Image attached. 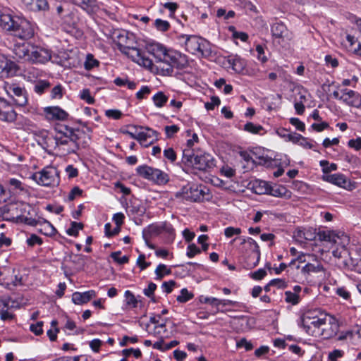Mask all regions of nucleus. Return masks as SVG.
<instances>
[{
  "label": "nucleus",
  "mask_w": 361,
  "mask_h": 361,
  "mask_svg": "<svg viewBox=\"0 0 361 361\" xmlns=\"http://www.w3.org/2000/svg\"><path fill=\"white\" fill-rule=\"evenodd\" d=\"M0 27L20 39H31L35 35V24L26 18L0 11Z\"/></svg>",
  "instance_id": "nucleus-1"
},
{
  "label": "nucleus",
  "mask_w": 361,
  "mask_h": 361,
  "mask_svg": "<svg viewBox=\"0 0 361 361\" xmlns=\"http://www.w3.org/2000/svg\"><path fill=\"white\" fill-rule=\"evenodd\" d=\"M57 132L54 136H49L48 132L45 130H40L35 132V135L40 137L45 143L49 142L55 144V149L61 151L65 154H75V152H68V149L71 147V143L73 142V128L68 126H60L55 128Z\"/></svg>",
  "instance_id": "nucleus-2"
},
{
  "label": "nucleus",
  "mask_w": 361,
  "mask_h": 361,
  "mask_svg": "<svg viewBox=\"0 0 361 361\" xmlns=\"http://www.w3.org/2000/svg\"><path fill=\"white\" fill-rule=\"evenodd\" d=\"M327 315L318 314L316 310H308L303 313L298 322L299 326L310 336L315 338L320 337L322 326L326 325Z\"/></svg>",
  "instance_id": "nucleus-3"
},
{
  "label": "nucleus",
  "mask_w": 361,
  "mask_h": 361,
  "mask_svg": "<svg viewBox=\"0 0 361 361\" xmlns=\"http://www.w3.org/2000/svg\"><path fill=\"white\" fill-rule=\"evenodd\" d=\"M185 50L192 54H200L205 59H212L214 54L209 41L197 35H180L178 37Z\"/></svg>",
  "instance_id": "nucleus-4"
},
{
  "label": "nucleus",
  "mask_w": 361,
  "mask_h": 361,
  "mask_svg": "<svg viewBox=\"0 0 361 361\" xmlns=\"http://www.w3.org/2000/svg\"><path fill=\"white\" fill-rule=\"evenodd\" d=\"M182 162L188 166L200 171H206L215 166L213 157L207 153L195 154L191 149H184L183 152Z\"/></svg>",
  "instance_id": "nucleus-5"
},
{
  "label": "nucleus",
  "mask_w": 361,
  "mask_h": 361,
  "mask_svg": "<svg viewBox=\"0 0 361 361\" xmlns=\"http://www.w3.org/2000/svg\"><path fill=\"white\" fill-rule=\"evenodd\" d=\"M208 192L209 190L204 185L188 184L176 192V197L190 202H202L209 199Z\"/></svg>",
  "instance_id": "nucleus-6"
},
{
  "label": "nucleus",
  "mask_w": 361,
  "mask_h": 361,
  "mask_svg": "<svg viewBox=\"0 0 361 361\" xmlns=\"http://www.w3.org/2000/svg\"><path fill=\"white\" fill-rule=\"evenodd\" d=\"M332 96L335 99L341 101L345 105L359 109L361 107V94L353 90L341 87L336 85Z\"/></svg>",
  "instance_id": "nucleus-7"
},
{
  "label": "nucleus",
  "mask_w": 361,
  "mask_h": 361,
  "mask_svg": "<svg viewBox=\"0 0 361 361\" xmlns=\"http://www.w3.org/2000/svg\"><path fill=\"white\" fill-rule=\"evenodd\" d=\"M31 178L42 186H54L59 183L60 178L56 168L48 166L42 171L34 173Z\"/></svg>",
  "instance_id": "nucleus-8"
},
{
  "label": "nucleus",
  "mask_w": 361,
  "mask_h": 361,
  "mask_svg": "<svg viewBox=\"0 0 361 361\" xmlns=\"http://www.w3.org/2000/svg\"><path fill=\"white\" fill-rule=\"evenodd\" d=\"M137 175L148 180L157 185H165L169 178L167 173L163 171L147 166L146 164L139 166L136 168Z\"/></svg>",
  "instance_id": "nucleus-9"
},
{
  "label": "nucleus",
  "mask_w": 361,
  "mask_h": 361,
  "mask_svg": "<svg viewBox=\"0 0 361 361\" xmlns=\"http://www.w3.org/2000/svg\"><path fill=\"white\" fill-rule=\"evenodd\" d=\"M164 63L170 66V68H166L168 73L172 72L173 68L183 70L188 66V60L185 55L171 50Z\"/></svg>",
  "instance_id": "nucleus-10"
},
{
  "label": "nucleus",
  "mask_w": 361,
  "mask_h": 361,
  "mask_svg": "<svg viewBox=\"0 0 361 361\" xmlns=\"http://www.w3.org/2000/svg\"><path fill=\"white\" fill-rule=\"evenodd\" d=\"M122 53L130 58L133 61L137 63L140 66H142L146 68H152L153 66L152 61L146 57L145 53L141 49L135 47L129 46Z\"/></svg>",
  "instance_id": "nucleus-11"
},
{
  "label": "nucleus",
  "mask_w": 361,
  "mask_h": 361,
  "mask_svg": "<svg viewBox=\"0 0 361 361\" xmlns=\"http://www.w3.org/2000/svg\"><path fill=\"white\" fill-rule=\"evenodd\" d=\"M73 142L71 143V147L68 149V152H75L80 148H86L90 141V135L79 129H73Z\"/></svg>",
  "instance_id": "nucleus-12"
},
{
  "label": "nucleus",
  "mask_w": 361,
  "mask_h": 361,
  "mask_svg": "<svg viewBox=\"0 0 361 361\" xmlns=\"http://www.w3.org/2000/svg\"><path fill=\"white\" fill-rule=\"evenodd\" d=\"M20 214L16 216V221L25 224L35 226L39 221L32 217L35 213L34 209L29 204H21L20 206Z\"/></svg>",
  "instance_id": "nucleus-13"
},
{
  "label": "nucleus",
  "mask_w": 361,
  "mask_h": 361,
  "mask_svg": "<svg viewBox=\"0 0 361 361\" xmlns=\"http://www.w3.org/2000/svg\"><path fill=\"white\" fill-rule=\"evenodd\" d=\"M337 340L339 341L348 340L352 345H361V326L356 325L350 329L341 331Z\"/></svg>",
  "instance_id": "nucleus-14"
},
{
  "label": "nucleus",
  "mask_w": 361,
  "mask_h": 361,
  "mask_svg": "<svg viewBox=\"0 0 361 361\" xmlns=\"http://www.w3.org/2000/svg\"><path fill=\"white\" fill-rule=\"evenodd\" d=\"M51 58L49 50L37 46H32L28 61L32 63H45Z\"/></svg>",
  "instance_id": "nucleus-15"
},
{
  "label": "nucleus",
  "mask_w": 361,
  "mask_h": 361,
  "mask_svg": "<svg viewBox=\"0 0 361 361\" xmlns=\"http://www.w3.org/2000/svg\"><path fill=\"white\" fill-rule=\"evenodd\" d=\"M147 51L152 55L157 62H164L170 50L157 42H151L146 44Z\"/></svg>",
  "instance_id": "nucleus-16"
},
{
  "label": "nucleus",
  "mask_w": 361,
  "mask_h": 361,
  "mask_svg": "<svg viewBox=\"0 0 361 361\" xmlns=\"http://www.w3.org/2000/svg\"><path fill=\"white\" fill-rule=\"evenodd\" d=\"M339 328L340 325L338 322L334 317L327 315L326 325L322 326L320 337L324 339L331 338L338 334Z\"/></svg>",
  "instance_id": "nucleus-17"
},
{
  "label": "nucleus",
  "mask_w": 361,
  "mask_h": 361,
  "mask_svg": "<svg viewBox=\"0 0 361 361\" xmlns=\"http://www.w3.org/2000/svg\"><path fill=\"white\" fill-rule=\"evenodd\" d=\"M18 71V66L6 58L0 57V78H8L13 76Z\"/></svg>",
  "instance_id": "nucleus-18"
},
{
  "label": "nucleus",
  "mask_w": 361,
  "mask_h": 361,
  "mask_svg": "<svg viewBox=\"0 0 361 361\" xmlns=\"http://www.w3.org/2000/svg\"><path fill=\"white\" fill-rule=\"evenodd\" d=\"M44 113L49 121H64L68 116V114L58 106L45 107Z\"/></svg>",
  "instance_id": "nucleus-19"
},
{
  "label": "nucleus",
  "mask_w": 361,
  "mask_h": 361,
  "mask_svg": "<svg viewBox=\"0 0 361 361\" xmlns=\"http://www.w3.org/2000/svg\"><path fill=\"white\" fill-rule=\"evenodd\" d=\"M271 32L275 39L290 40L291 35L289 33L286 25L281 21L274 23L271 25Z\"/></svg>",
  "instance_id": "nucleus-20"
},
{
  "label": "nucleus",
  "mask_w": 361,
  "mask_h": 361,
  "mask_svg": "<svg viewBox=\"0 0 361 361\" xmlns=\"http://www.w3.org/2000/svg\"><path fill=\"white\" fill-rule=\"evenodd\" d=\"M32 46L33 44L25 42L15 44L12 49L13 58L28 61Z\"/></svg>",
  "instance_id": "nucleus-21"
},
{
  "label": "nucleus",
  "mask_w": 361,
  "mask_h": 361,
  "mask_svg": "<svg viewBox=\"0 0 361 361\" xmlns=\"http://www.w3.org/2000/svg\"><path fill=\"white\" fill-rule=\"evenodd\" d=\"M6 91L8 94H12V97H16L15 102L18 106H23L27 104L26 91L22 87L12 84L7 87Z\"/></svg>",
  "instance_id": "nucleus-22"
},
{
  "label": "nucleus",
  "mask_w": 361,
  "mask_h": 361,
  "mask_svg": "<svg viewBox=\"0 0 361 361\" xmlns=\"http://www.w3.org/2000/svg\"><path fill=\"white\" fill-rule=\"evenodd\" d=\"M21 1L26 9L33 12L47 11L49 8L47 0H21Z\"/></svg>",
  "instance_id": "nucleus-23"
},
{
  "label": "nucleus",
  "mask_w": 361,
  "mask_h": 361,
  "mask_svg": "<svg viewBox=\"0 0 361 361\" xmlns=\"http://www.w3.org/2000/svg\"><path fill=\"white\" fill-rule=\"evenodd\" d=\"M97 295L96 291L90 290L83 293L75 292L72 295V301L75 305H83L87 303Z\"/></svg>",
  "instance_id": "nucleus-24"
},
{
  "label": "nucleus",
  "mask_w": 361,
  "mask_h": 361,
  "mask_svg": "<svg viewBox=\"0 0 361 361\" xmlns=\"http://www.w3.org/2000/svg\"><path fill=\"white\" fill-rule=\"evenodd\" d=\"M158 133L149 128H147V131L139 133V142L140 145L148 147L154 142V140H157Z\"/></svg>",
  "instance_id": "nucleus-25"
},
{
  "label": "nucleus",
  "mask_w": 361,
  "mask_h": 361,
  "mask_svg": "<svg viewBox=\"0 0 361 361\" xmlns=\"http://www.w3.org/2000/svg\"><path fill=\"white\" fill-rule=\"evenodd\" d=\"M293 237L295 240L300 243H304L306 240H312L315 238V233L311 229L298 228L293 233Z\"/></svg>",
  "instance_id": "nucleus-26"
},
{
  "label": "nucleus",
  "mask_w": 361,
  "mask_h": 361,
  "mask_svg": "<svg viewBox=\"0 0 361 361\" xmlns=\"http://www.w3.org/2000/svg\"><path fill=\"white\" fill-rule=\"evenodd\" d=\"M128 37L124 30H117L113 34V40L121 52L126 50L130 45L128 44Z\"/></svg>",
  "instance_id": "nucleus-27"
},
{
  "label": "nucleus",
  "mask_w": 361,
  "mask_h": 361,
  "mask_svg": "<svg viewBox=\"0 0 361 361\" xmlns=\"http://www.w3.org/2000/svg\"><path fill=\"white\" fill-rule=\"evenodd\" d=\"M241 240L240 250L244 253H250L259 250V247L255 240L252 238H238Z\"/></svg>",
  "instance_id": "nucleus-28"
},
{
  "label": "nucleus",
  "mask_w": 361,
  "mask_h": 361,
  "mask_svg": "<svg viewBox=\"0 0 361 361\" xmlns=\"http://www.w3.org/2000/svg\"><path fill=\"white\" fill-rule=\"evenodd\" d=\"M245 267L247 269L255 267L260 260V250L244 254Z\"/></svg>",
  "instance_id": "nucleus-29"
},
{
  "label": "nucleus",
  "mask_w": 361,
  "mask_h": 361,
  "mask_svg": "<svg viewBox=\"0 0 361 361\" xmlns=\"http://www.w3.org/2000/svg\"><path fill=\"white\" fill-rule=\"evenodd\" d=\"M323 180L343 188H345L347 183V179L345 176L341 173L324 175Z\"/></svg>",
  "instance_id": "nucleus-30"
},
{
  "label": "nucleus",
  "mask_w": 361,
  "mask_h": 361,
  "mask_svg": "<svg viewBox=\"0 0 361 361\" xmlns=\"http://www.w3.org/2000/svg\"><path fill=\"white\" fill-rule=\"evenodd\" d=\"M308 257L314 258L315 263H307L302 268V273L304 274H310L311 273H318L324 270L322 264L317 260L314 255H309Z\"/></svg>",
  "instance_id": "nucleus-31"
},
{
  "label": "nucleus",
  "mask_w": 361,
  "mask_h": 361,
  "mask_svg": "<svg viewBox=\"0 0 361 361\" xmlns=\"http://www.w3.org/2000/svg\"><path fill=\"white\" fill-rule=\"evenodd\" d=\"M252 191L258 195L268 194L270 185L267 182L262 180H255L250 183Z\"/></svg>",
  "instance_id": "nucleus-32"
},
{
  "label": "nucleus",
  "mask_w": 361,
  "mask_h": 361,
  "mask_svg": "<svg viewBox=\"0 0 361 361\" xmlns=\"http://www.w3.org/2000/svg\"><path fill=\"white\" fill-rule=\"evenodd\" d=\"M10 190L16 195H23L27 193V189L26 185L20 180L16 178H10L8 180Z\"/></svg>",
  "instance_id": "nucleus-33"
},
{
  "label": "nucleus",
  "mask_w": 361,
  "mask_h": 361,
  "mask_svg": "<svg viewBox=\"0 0 361 361\" xmlns=\"http://www.w3.org/2000/svg\"><path fill=\"white\" fill-rule=\"evenodd\" d=\"M73 2L81 7L88 13H92L97 8L95 0H72Z\"/></svg>",
  "instance_id": "nucleus-34"
},
{
  "label": "nucleus",
  "mask_w": 361,
  "mask_h": 361,
  "mask_svg": "<svg viewBox=\"0 0 361 361\" xmlns=\"http://www.w3.org/2000/svg\"><path fill=\"white\" fill-rule=\"evenodd\" d=\"M199 301L202 304H209L212 307H216V312H225L226 311H229V310H220L219 308V299L216 298L200 295L199 297Z\"/></svg>",
  "instance_id": "nucleus-35"
},
{
  "label": "nucleus",
  "mask_w": 361,
  "mask_h": 361,
  "mask_svg": "<svg viewBox=\"0 0 361 361\" xmlns=\"http://www.w3.org/2000/svg\"><path fill=\"white\" fill-rule=\"evenodd\" d=\"M152 101L154 104V105L158 108L163 107L166 102H168L169 97L166 96L164 92L159 91L157 92L153 97H152Z\"/></svg>",
  "instance_id": "nucleus-36"
},
{
  "label": "nucleus",
  "mask_w": 361,
  "mask_h": 361,
  "mask_svg": "<svg viewBox=\"0 0 361 361\" xmlns=\"http://www.w3.org/2000/svg\"><path fill=\"white\" fill-rule=\"evenodd\" d=\"M228 62L231 65L233 70H234L236 73H242L245 66V61L238 56H235L232 59H230Z\"/></svg>",
  "instance_id": "nucleus-37"
},
{
  "label": "nucleus",
  "mask_w": 361,
  "mask_h": 361,
  "mask_svg": "<svg viewBox=\"0 0 361 361\" xmlns=\"http://www.w3.org/2000/svg\"><path fill=\"white\" fill-rule=\"evenodd\" d=\"M171 273V269L168 268L166 265L159 264L155 269L156 279L161 280L164 276L169 275Z\"/></svg>",
  "instance_id": "nucleus-38"
},
{
  "label": "nucleus",
  "mask_w": 361,
  "mask_h": 361,
  "mask_svg": "<svg viewBox=\"0 0 361 361\" xmlns=\"http://www.w3.org/2000/svg\"><path fill=\"white\" fill-rule=\"evenodd\" d=\"M51 86V84L49 81L45 80H40L37 81L35 86L34 90L38 94H43L47 89H49Z\"/></svg>",
  "instance_id": "nucleus-39"
},
{
  "label": "nucleus",
  "mask_w": 361,
  "mask_h": 361,
  "mask_svg": "<svg viewBox=\"0 0 361 361\" xmlns=\"http://www.w3.org/2000/svg\"><path fill=\"white\" fill-rule=\"evenodd\" d=\"M194 294L192 292L188 291L185 288L180 290V293L177 296L176 300L180 303H185L188 301L192 299Z\"/></svg>",
  "instance_id": "nucleus-40"
},
{
  "label": "nucleus",
  "mask_w": 361,
  "mask_h": 361,
  "mask_svg": "<svg viewBox=\"0 0 361 361\" xmlns=\"http://www.w3.org/2000/svg\"><path fill=\"white\" fill-rule=\"evenodd\" d=\"M287 192V189L283 186L280 185L273 188L270 185V190H269L268 194L274 197H285Z\"/></svg>",
  "instance_id": "nucleus-41"
},
{
  "label": "nucleus",
  "mask_w": 361,
  "mask_h": 361,
  "mask_svg": "<svg viewBox=\"0 0 361 361\" xmlns=\"http://www.w3.org/2000/svg\"><path fill=\"white\" fill-rule=\"evenodd\" d=\"M319 164L322 166V171L325 175H329V173L337 169V165L336 164H329V162L326 160L320 161Z\"/></svg>",
  "instance_id": "nucleus-42"
},
{
  "label": "nucleus",
  "mask_w": 361,
  "mask_h": 361,
  "mask_svg": "<svg viewBox=\"0 0 361 361\" xmlns=\"http://www.w3.org/2000/svg\"><path fill=\"white\" fill-rule=\"evenodd\" d=\"M82 228H83V224L82 223L72 221L71 224V227L66 231V233L68 235L77 236L78 234L79 230L82 229Z\"/></svg>",
  "instance_id": "nucleus-43"
},
{
  "label": "nucleus",
  "mask_w": 361,
  "mask_h": 361,
  "mask_svg": "<svg viewBox=\"0 0 361 361\" xmlns=\"http://www.w3.org/2000/svg\"><path fill=\"white\" fill-rule=\"evenodd\" d=\"M285 301L288 303H290L293 305H295L300 302L299 295L291 291H286L285 292Z\"/></svg>",
  "instance_id": "nucleus-44"
},
{
  "label": "nucleus",
  "mask_w": 361,
  "mask_h": 361,
  "mask_svg": "<svg viewBox=\"0 0 361 361\" xmlns=\"http://www.w3.org/2000/svg\"><path fill=\"white\" fill-rule=\"evenodd\" d=\"M154 25L157 30L161 32H166L169 30L171 27L170 23L167 20L160 18L156 19Z\"/></svg>",
  "instance_id": "nucleus-45"
},
{
  "label": "nucleus",
  "mask_w": 361,
  "mask_h": 361,
  "mask_svg": "<svg viewBox=\"0 0 361 361\" xmlns=\"http://www.w3.org/2000/svg\"><path fill=\"white\" fill-rule=\"evenodd\" d=\"M125 298L126 304L133 308H135L137 306L138 300L134 295V294L130 290L125 291Z\"/></svg>",
  "instance_id": "nucleus-46"
},
{
  "label": "nucleus",
  "mask_w": 361,
  "mask_h": 361,
  "mask_svg": "<svg viewBox=\"0 0 361 361\" xmlns=\"http://www.w3.org/2000/svg\"><path fill=\"white\" fill-rule=\"evenodd\" d=\"M243 129L250 133L258 134L263 130V128L260 125H255L252 122H248L244 126Z\"/></svg>",
  "instance_id": "nucleus-47"
},
{
  "label": "nucleus",
  "mask_w": 361,
  "mask_h": 361,
  "mask_svg": "<svg viewBox=\"0 0 361 361\" xmlns=\"http://www.w3.org/2000/svg\"><path fill=\"white\" fill-rule=\"evenodd\" d=\"M259 161L257 162L258 164L264 166L267 168L273 167L274 166L277 165V161L275 159H272L268 157H259L258 158Z\"/></svg>",
  "instance_id": "nucleus-48"
},
{
  "label": "nucleus",
  "mask_w": 361,
  "mask_h": 361,
  "mask_svg": "<svg viewBox=\"0 0 361 361\" xmlns=\"http://www.w3.org/2000/svg\"><path fill=\"white\" fill-rule=\"evenodd\" d=\"M57 324L58 322L56 320H53L51 322V325L54 328V329H50L47 332V334L51 341H54L57 338V334L59 332V329L56 327Z\"/></svg>",
  "instance_id": "nucleus-49"
},
{
  "label": "nucleus",
  "mask_w": 361,
  "mask_h": 361,
  "mask_svg": "<svg viewBox=\"0 0 361 361\" xmlns=\"http://www.w3.org/2000/svg\"><path fill=\"white\" fill-rule=\"evenodd\" d=\"M80 98L85 101L87 104H92L94 103V99L91 95L90 90L87 88L83 89L80 92Z\"/></svg>",
  "instance_id": "nucleus-50"
},
{
  "label": "nucleus",
  "mask_w": 361,
  "mask_h": 361,
  "mask_svg": "<svg viewBox=\"0 0 361 361\" xmlns=\"http://www.w3.org/2000/svg\"><path fill=\"white\" fill-rule=\"evenodd\" d=\"M98 65L99 61L95 59L92 54H87L86 61L84 64L85 68L87 71H90Z\"/></svg>",
  "instance_id": "nucleus-51"
},
{
  "label": "nucleus",
  "mask_w": 361,
  "mask_h": 361,
  "mask_svg": "<svg viewBox=\"0 0 361 361\" xmlns=\"http://www.w3.org/2000/svg\"><path fill=\"white\" fill-rule=\"evenodd\" d=\"M156 288H157V285L153 282H150L148 284V287L147 288H145L143 290L144 294L147 297L150 298L151 300L153 302H156V300L154 297V293Z\"/></svg>",
  "instance_id": "nucleus-52"
},
{
  "label": "nucleus",
  "mask_w": 361,
  "mask_h": 361,
  "mask_svg": "<svg viewBox=\"0 0 361 361\" xmlns=\"http://www.w3.org/2000/svg\"><path fill=\"white\" fill-rule=\"evenodd\" d=\"M201 251V249H200L195 243H192L187 247L186 255L189 258H192L195 255L200 254Z\"/></svg>",
  "instance_id": "nucleus-53"
},
{
  "label": "nucleus",
  "mask_w": 361,
  "mask_h": 361,
  "mask_svg": "<svg viewBox=\"0 0 361 361\" xmlns=\"http://www.w3.org/2000/svg\"><path fill=\"white\" fill-rule=\"evenodd\" d=\"M43 324L42 321L37 322L36 324H32L30 326V330L36 336H40L43 334Z\"/></svg>",
  "instance_id": "nucleus-54"
},
{
  "label": "nucleus",
  "mask_w": 361,
  "mask_h": 361,
  "mask_svg": "<svg viewBox=\"0 0 361 361\" xmlns=\"http://www.w3.org/2000/svg\"><path fill=\"white\" fill-rule=\"evenodd\" d=\"M28 246L33 247L35 245H41L43 243L42 239L36 234H31L26 240Z\"/></svg>",
  "instance_id": "nucleus-55"
},
{
  "label": "nucleus",
  "mask_w": 361,
  "mask_h": 361,
  "mask_svg": "<svg viewBox=\"0 0 361 361\" xmlns=\"http://www.w3.org/2000/svg\"><path fill=\"white\" fill-rule=\"evenodd\" d=\"M151 92V87L147 85H144L141 89L136 93V98L139 100H142L146 98Z\"/></svg>",
  "instance_id": "nucleus-56"
},
{
  "label": "nucleus",
  "mask_w": 361,
  "mask_h": 361,
  "mask_svg": "<svg viewBox=\"0 0 361 361\" xmlns=\"http://www.w3.org/2000/svg\"><path fill=\"white\" fill-rule=\"evenodd\" d=\"M256 52H257V58L259 61H260L262 63H265L267 61V57L265 56L264 54V48L261 44H257L256 46Z\"/></svg>",
  "instance_id": "nucleus-57"
},
{
  "label": "nucleus",
  "mask_w": 361,
  "mask_h": 361,
  "mask_svg": "<svg viewBox=\"0 0 361 361\" xmlns=\"http://www.w3.org/2000/svg\"><path fill=\"white\" fill-rule=\"evenodd\" d=\"M120 255H121V252L118 251V252H112L111 256L115 262H118L120 264H123L128 263V260H129L128 257L126 255H124L122 257H119Z\"/></svg>",
  "instance_id": "nucleus-58"
},
{
  "label": "nucleus",
  "mask_w": 361,
  "mask_h": 361,
  "mask_svg": "<svg viewBox=\"0 0 361 361\" xmlns=\"http://www.w3.org/2000/svg\"><path fill=\"white\" fill-rule=\"evenodd\" d=\"M221 103V101L218 97L213 96L211 97L210 102H207L204 104V106L207 110H214L216 106H218Z\"/></svg>",
  "instance_id": "nucleus-59"
},
{
  "label": "nucleus",
  "mask_w": 361,
  "mask_h": 361,
  "mask_svg": "<svg viewBox=\"0 0 361 361\" xmlns=\"http://www.w3.org/2000/svg\"><path fill=\"white\" fill-rule=\"evenodd\" d=\"M166 135L168 138H171L176 133H177L180 128L176 125L166 126L164 128Z\"/></svg>",
  "instance_id": "nucleus-60"
},
{
  "label": "nucleus",
  "mask_w": 361,
  "mask_h": 361,
  "mask_svg": "<svg viewBox=\"0 0 361 361\" xmlns=\"http://www.w3.org/2000/svg\"><path fill=\"white\" fill-rule=\"evenodd\" d=\"M63 97V87L61 85H57L53 89L51 92V97L52 99L59 98L61 99Z\"/></svg>",
  "instance_id": "nucleus-61"
},
{
  "label": "nucleus",
  "mask_w": 361,
  "mask_h": 361,
  "mask_svg": "<svg viewBox=\"0 0 361 361\" xmlns=\"http://www.w3.org/2000/svg\"><path fill=\"white\" fill-rule=\"evenodd\" d=\"M267 275V271L264 269H259L258 270L251 272L250 276L255 281L262 279Z\"/></svg>",
  "instance_id": "nucleus-62"
},
{
  "label": "nucleus",
  "mask_w": 361,
  "mask_h": 361,
  "mask_svg": "<svg viewBox=\"0 0 361 361\" xmlns=\"http://www.w3.org/2000/svg\"><path fill=\"white\" fill-rule=\"evenodd\" d=\"M290 123L294 126L297 130L304 132L305 130V125L298 118H290Z\"/></svg>",
  "instance_id": "nucleus-63"
},
{
  "label": "nucleus",
  "mask_w": 361,
  "mask_h": 361,
  "mask_svg": "<svg viewBox=\"0 0 361 361\" xmlns=\"http://www.w3.org/2000/svg\"><path fill=\"white\" fill-rule=\"evenodd\" d=\"M82 194V190H81L79 187L75 186L70 191L68 200L69 201H73L75 200L76 197L80 196Z\"/></svg>",
  "instance_id": "nucleus-64"
}]
</instances>
